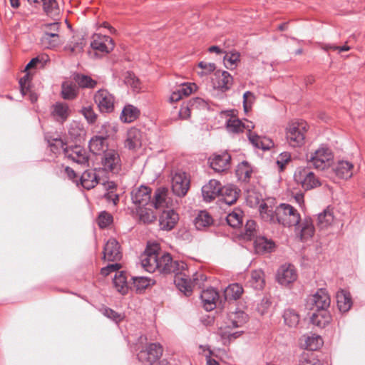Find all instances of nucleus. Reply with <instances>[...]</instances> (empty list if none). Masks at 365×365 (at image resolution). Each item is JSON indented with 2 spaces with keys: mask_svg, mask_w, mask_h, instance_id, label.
Here are the masks:
<instances>
[{
  "mask_svg": "<svg viewBox=\"0 0 365 365\" xmlns=\"http://www.w3.org/2000/svg\"><path fill=\"white\" fill-rule=\"evenodd\" d=\"M81 185L87 190L93 188L98 182V176L95 170H86L80 178Z\"/></svg>",
  "mask_w": 365,
  "mask_h": 365,
  "instance_id": "obj_32",
  "label": "nucleus"
},
{
  "mask_svg": "<svg viewBox=\"0 0 365 365\" xmlns=\"http://www.w3.org/2000/svg\"><path fill=\"white\" fill-rule=\"evenodd\" d=\"M333 158L331 149L322 145L315 151L312 152L309 156H307V160L314 168L323 170L330 166Z\"/></svg>",
  "mask_w": 365,
  "mask_h": 365,
  "instance_id": "obj_4",
  "label": "nucleus"
},
{
  "mask_svg": "<svg viewBox=\"0 0 365 365\" xmlns=\"http://www.w3.org/2000/svg\"><path fill=\"white\" fill-rule=\"evenodd\" d=\"M117 131L118 128L113 123H106L103 125H102L99 133L102 135L101 136L106 139L107 138H109L115 135L117 133Z\"/></svg>",
  "mask_w": 365,
  "mask_h": 365,
  "instance_id": "obj_55",
  "label": "nucleus"
},
{
  "mask_svg": "<svg viewBox=\"0 0 365 365\" xmlns=\"http://www.w3.org/2000/svg\"><path fill=\"white\" fill-rule=\"evenodd\" d=\"M133 204L140 206H146L150 203L151 189L145 185L134 187L130 193Z\"/></svg>",
  "mask_w": 365,
  "mask_h": 365,
  "instance_id": "obj_15",
  "label": "nucleus"
},
{
  "mask_svg": "<svg viewBox=\"0 0 365 365\" xmlns=\"http://www.w3.org/2000/svg\"><path fill=\"white\" fill-rule=\"evenodd\" d=\"M291 160V155L288 152L282 153L277 160V164L279 165V168L282 170L284 166L289 162Z\"/></svg>",
  "mask_w": 365,
  "mask_h": 365,
  "instance_id": "obj_64",
  "label": "nucleus"
},
{
  "mask_svg": "<svg viewBox=\"0 0 365 365\" xmlns=\"http://www.w3.org/2000/svg\"><path fill=\"white\" fill-rule=\"evenodd\" d=\"M51 150L54 153H58L61 150H63L66 154V150L68 148H64L65 145L61 139H53L51 143H49Z\"/></svg>",
  "mask_w": 365,
  "mask_h": 365,
  "instance_id": "obj_61",
  "label": "nucleus"
},
{
  "mask_svg": "<svg viewBox=\"0 0 365 365\" xmlns=\"http://www.w3.org/2000/svg\"><path fill=\"white\" fill-rule=\"evenodd\" d=\"M232 328H227V327H221L219 329L218 333L221 338L224 340H228L230 342L232 340L238 338L243 333L242 331H237L232 332L231 331Z\"/></svg>",
  "mask_w": 365,
  "mask_h": 365,
  "instance_id": "obj_48",
  "label": "nucleus"
},
{
  "mask_svg": "<svg viewBox=\"0 0 365 365\" xmlns=\"http://www.w3.org/2000/svg\"><path fill=\"white\" fill-rule=\"evenodd\" d=\"M307 131L306 122L292 121L285 128V140L289 147L301 148L305 144V136Z\"/></svg>",
  "mask_w": 365,
  "mask_h": 365,
  "instance_id": "obj_3",
  "label": "nucleus"
},
{
  "mask_svg": "<svg viewBox=\"0 0 365 365\" xmlns=\"http://www.w3.org/2000/svg\"><path fill=\"white\" fill-rule=\"evenodd\" d=\"M255 96L250 91H247L243 95V108L245 113L250 110Z\"/></svg>",
  "mask_w": 365,
  "mask_h": 365,
  "instance_id": "obj_60",
  "label": "nucleus"
},
{
  "mask_svg": "<svg viewBox=\"0 0 365 365\" xmlns=\"http://www.w3.org/2000/svg\"><path fill=\"white\" fill-rule=\"evenodd\" d=\"M124 82L127 86H130L135 91L140 89L139 80L136 78L134 73L127 72L124 78Z\"/></svg>",
  "mask_w": 365,
  "mask_h": 365,
  "instance_id": "obj_57",
  "label": "nucleus"
},
{
  "mask_svg": "<svg viewBox=\"0 0 365 365\" xmlns=\"http://www.w3.org/2000/svg\"><path fill=\"white\" fill-rule=\"evenodd\" d=\"M133 287L136 292H141L146 289L151 284V279L145 277H134L132 278Z\"/></svg>",
  "mask_w": 365,
  "mask_h": 365,
  "instance_id": "obj_52",
  "label": "nucleus"
},
{
  "mask_svg": "<svg viewBox=\"0 0 365 365\" xmlns=\"http://www.w3.org/2000/svg\"><path fill=\"white\" fill-rule=\"evenodd\" d=\"M212 218L207 211H200L195 219V226L197 230H202L211 225Z\"/></svg>",
  "mask_w": 365,
  "mask_h": 365,
  "instance_id": "obj_41",
  "label": "nucleus"
},
{
  "mask_svg": "<svg viewBox=\"0 0 365 365\" xmlns=\"http://www.w3.org/2000/svg\"><path fill=\"white\" fill-rule=\"evenodd\" d=\"M283 317L285 324L290 327H295L299 322V317L294 309H286Z\"/></svg>",
  "mask_w": 365,
  "mask_h": 365,
  "instance_id": "obj_47",
  "label": "nucleus"
},
{
  "mask_svg": "<svg viewBox=\"0 0 365 365\" xmlns=\"http://www.w3.org/2000/svg\"><path fill=\"white\" fill-rule=\"evenodd\" d=\"M102 165L106 171L113 173H118L121 168V161L118 153L113 149L107 150L102 158Z\"/></svg>",
  "mask_w": 365,
  "mask_h": 365,
  "instance_id": "obj_11",
  "label": "nucleus"
},
{
  "mask_svg": "<svg viewBox=\"0 0 365 365\" xmlns=\"http://www.w3.org/2000/svg\"><path fill=\"white\" fill-rule=\"evenodd\" d=\"M214 88L226 91L231 88L232 77L225 71H216L212 78Z\"/></svg>",
  "mask_w": 365,
  "mask_h": 365,
  "instance_id": "obj_16",
  "label": "nucleus"
},
{
  "mask_svg": "<svg viewBox=\"0 0 365 365\" xmlns=\"http://www.w3.org/2000/svg\"><path fill=\"white\" fill-rule=\"evenodd\" d=\"M71 110L67 103L58 102L53 106L52 115L60 122L65 121L70 115Z\"/></svg>",
  "mask_w": 365,
  "mask_h": 365,
  "instance_id": "obj_30",
  "label": "nucleus"
},
{
  "mask_svg": "<svg viewBox=\"0 0 365 365\" xmlns=\"http://www.w3.org/2000/svg\"><path fill=\"white\" fill-rule=\"evenodd\" d=\"M150 203L146 206H140L136 208V214L140 222L143 224H150L157 219V215L153 210V207H150Z\"/></svg>",
  "mask_w": 365,
  "mask_h": 365,
  "instance_id": "obj_23",
  "label": "nucleus"
},
{
  "mask_svg": "<svg viewBox=\"0 0 365 365\" xmlns=\"http://www.w3.org/2000/svg\"><path fill=\"white\" fill-rule=\"evenodd\" d=\"M163 347L159 343H152L138 354L139 361L147 365H152L156 362L163 354Z\"/></svg>",
  "mask_w": 365,
  "mask_h": 365,
  "instance_id": "obj_6",
  "label": "nucleus"
},
{
  "mask_svg": "<svg viewBox=\"0 0 365 365\" xmlns=\"http://www.w3.org/2000/svg\"><path fill=\"white\" fill-rule=\"evenodd\" d=\"M179 220L178 214L173 208L163 210L159 217L160 229L171 230Z\"/></svg>",
  "mask_w": 365,
  "mask_h": 365,
  "instance_id": "obj_17",
  "label": "nucleus"
},
{
  "mask_svg": "<svg viewBox=\"0 0 365 365\" xmlns=\"http://www.w3.org/2000/svg\"><path fill=\"white\" fill-rule=\"evenodd\" d=\"M240 195V190L233 185H227L222 187L220 195L222 196V200L227 205L234 204Z\"/></svg>",
  "mask_w": 365,
  "mask_h": 365,
  "instance_id": "obj_26",
  "label": "nucleus"
},
{
  "mask_svg": "<svg viewBox=\"0 0 365 365\" xmlns=\"http://www.w3.org/2000/svg\"><path fill=\"white\" fill-rule=\"evenodd\" d=\"M336 175L342 179H349L354 175V167L352 163L347 160H340L335 168Z\"/></svg>",
  "mask_w": 365,
  "mask_h": 365,
  "instance_id": "obj_27",
  "label": "nucleus"
},
{
  "mask_svg": "<svg viewBox=\"0 0 365 365\" xmlns=\"http://www.w3.org/2000/svg\"><path fill=\"white\" fill-rule=\"evenodd\" d=\"M143 267L148 272L175 273L174 282L179 290L189 296L195 286L200 287L206 277L196 272L191 280L185 272L186 264L183 262L173 261L169 253L160 250L158 244L148 245L140 256Z\"/></svg>",
  "mask_w": 365,
  "mask_h": 365,
  "instance_id": "obj_1",
  "label": "nucleus"
},
{
  "mask_svg": "<svg viewBox=\"0 0 365 365\" xmlns=\"http://www.w3.org/2000/svg\"><path fill=\"white\" fill-rule=\"evenodd\" d=\"M274 247V243L264 237H258L255 240V248L257 253L270 252Z\"/></svg>",
  "mask_w": 365,
  "mask_h": 365,
  "instance_id": "obj_36",
  "label": "nucleus"
},
{
  "mask_svg": "<svg viewBox=\"0 0 365 365\" xmlns=\"http://www.w3.org/2000/svg\"><path fill=\"white\" fill-rule=\"evenodd\" d=\"M150 207L155 210H165L173 207V202L168 195V190L165 187L158 188L154 194L153 200L150 201Z\"/></svg>",
  "mask_w": 365,
  "mask_h": 365,
  "instance_id": "obj_13",
  "label": "nucleus"
},
{
  "mask_svg": "<svg viewBox=\"0 0 365 365\" xmlns=\"http://www.w3.org/2000/svg\"><path fill=\"white\" fill-rule=\"evenodd\" d=\"M248 284L255 289H262L264 286V272L260 269L253 271Z\"/></svg>",
  "mask_w": 365,
  "mask_h": 365,
  "instance_id": "obj_43",
  "label": "nucleus"
},
{
  "mask_svg": "<svg viewBox=\"0 0 365 365\" xmlns=\"http://www.w3.org/2000/svg\"><path fill=\"white\" fill-rule=\"evenodd\" d=\"M139 113L140 111L136 107L132 105H127L123 109L120 118L124 123H131L137 119Z\"/></svg>",
  "mask_w": 365,
  "mask_h": 365,
  "instance_id": "obj_40",
  "label": "nucleus"
},
{
  "mask_svg": "<svg viewBox=\"0 0 365 365\" xmlns=\"http://www.w3.org/2000/svg\"><path fill=\"white\" fill-rule=\"evenodd\" d=\"M91 46L93 50L108 53L113 50L114 43L113 39L108 36L95 34L92 36Z\"/></svg>",
  "mask_w": 365,
  "mask_h": 365,
  "instance_id": "obj_14",
  "label": "nucleus"
},
{
  "mask_svg": "<svg viewBox=\"0 0 365 365\" xmlns=\"http://www.w3.org/2000/svg\"><path fill=\"white\" fill-rule=\"evenodd\" d=\"M255 128L252 122L246 120L243 123V130L245 129L248 131L247 136L252 144L262 150H269L274 146V143L269 138H261L259 135L252 132Z\"/></svg>",
  "mask_w": 365,
  "mask_h": 365,
  "instance_id": "obj_10",
  "label": "nucleus"
},
{
  "mask_svg": "<svg viewBox=\"0 0 365 365\" xmlns=\"http://www.w3.org/2000/svg\"><path fill=\"white\" fill-rule=\"evenodd\" d=\"M236 173L240 180L246 181L250 178L252 170L247 163L243 162L239 165Z\"/></svg>",
  "mask_w": 365,
  "mask_h": 365,
  "instance_id": "obj_54",
  "label": "nucleus"
},
{
  "mask_svg": "<svg viewBox=\"0 0 365 365\" xmlns=\"http://www.w3.org/2000/svg\"><path fill=\"white\" fill-rule=\"evenodd\" d=\"M94 101L102 113H110L114 109L115 97L106 89L98 90L94 96Z\"/></svg>",
  "mask_w": 365,
  "mask_h": 365,
  "instance_id": "obj_7",
  "label": "nucleus"
},
{
  "mask_svg": "<svg viewBox=\"0 0 365 365\" xmlns=\"http://www.w3.org/2000/svg\"><path fill=\"white\" fill-rule=\"evenodd\" d=\"M61 96L63 99L72 100L77 96V91L73 85L63 83L62 84Z\"/></svg>",
  "mask_w": 365,
  "mask_h": 365,
  "instance_id": "obj_51",
  "label": "nucleus"
},
{
  "mask_svg": "<svg viewBox=\"0 0 365 365\" xmlns=\"http://www.w3.org/2000/svg\"><path fill=\"white\" fill-rule=\"evenodd\" d=\"M336 297L337 306L340 312H346L350 309L352 301L349 292L341 289L337 292Z\"/></svg>",
  "mask_w": 365,
  "mask_h": 365,
  "instance_id": "obj_31",
  "label": "nucleus"
},
{
  "mask_svg": "<svg viewBox=\"0 0 365 365\" xmlns=\"http://www.w3.org/2000/svg\"><path fill=\"white\" fill-rule=\"evenodd\" d=\"M113 284L116 290L121 294L128 293L130 286L127 282V277L123 272L115 274L113 279Z\"/></svg>",
  "mask_w": 365,
  "mask_h": 365,
  "instance_id": "obj_38",
  "label": "nucleus"
},
{
  "mask_svg": "<svg viewBox=\"0 0 365 365\" xmlns=\"http://www.w3.org/2000/svg\"><path fill=\"white\" fill-rule=\"evenodd\" d=\"M312 324L319 328H324L331 321V316L327 310H314L310 317Z\"/></svg>",
  "mask_w": 365,
  "mask_h": 365,
  "instance_id": "obj_29",
  "label": "nucleus"
},
{
  "mask_svg": "<svg viewBox=\"0 0 365 365\" xmlns=\"http://www.w3.org/2000/svg\"><path fill=\"white\" fill-rule=\"evenodd\" d=\"M106 139L103 136H94L89 142V149L93 154L98 155L105 153L108 149Z\"/></svg>",
  "mask_w": 365,
  "mask_h": 365,
  "instance_id": "obj_33",
  "label": "nucleus"
},
{
  "mask_svg": "<svg viewBox=\"0 0 365 365\" xmlns=\"http://www.w3.org/2000/svg\"><path fill=\"white\" fill-rule=\"evenodd\" d=\"M226 125L229 132L238 133L243 131V123L235 117L230 118Z\"/></svg>",
  "mask_w": 365,
  "mask_h": 365,
  "instance_id": "obj_50",
  "label": "nucleus"
},
{
  "mask_svg": "<svg viewBox=\"0 0 365 365\" xmlns=\"http://www.w3.org/2000/svg\"><path fill=\"white\" fill-rule=\"evenodd\" d=\"M299 365H325L319 360L315 359L312 354L304 352L300 355Z\"/></svg>",
  "mask_w": 365,
  "mask_h": 365,
  "instance_id": "obj_53",
  "label": "nucleus"
},
{
  "mask_svg": "<svg viewBox=\"0 0 365 365\" xmlns=\"http://www.w3.org/2000/svg\"><path fill=\"white\" fill-rule=\"evenodd\" d=\"M298 277L297 269L291 264L281 265L276 274V279L279 284L282 286H289L294 282Z\"/></svg>",
  "mask_w": 365,
  "mask_h": 365,
  "instance_id": "obj_8",
  "label": "nucleus"
},
{
  "mask_svg": "<svg viewBox=\"0 0 365 365\" xmlns=\"http://www.w3.org/2000/svg\"><path fill=\"white\" fill-rule=\"evenodd\" d=\"M124 145L126 148L132 150L140 148L142 145L141 132L135 128L128 130Z\"/></svg>",
  "mask_w": 365,
  "mask_h": 365,
  "instance_id": "obj_21",
  "label": "nucleus"
},
{
  "mask_svg": "<svg viewBox=\"0 0 365 365\" xmlns=\"http://www.w3.org/2000/svg\"><path fill=\"white\" fill-rule=\"evenodd\" d=\"M43 9L47 16L56 17L60 14V8L56 0H41Z\"/></svg>",
  "mask_w": 365,
  "mask_h": 365,
  "instance_id": "obj_44",
  "label": "nucleus"
},
{
  "mask_svg": "<svg viewBox=\"0 0 365 365\" xmlns=\"http://www.w3.org/2000/svg\"><path fill=\"white\" fill-rule=\"evenodd\" d=\"M304 344L303 346L306 349L314 351L320 348L323 344V340L319 335L311 334L310 335H304L302 337Z\"/></svg>",
  "mask_w": 365,
  "mask_h": 365,
  "instance_id": "obj_35",
  "label": "nucleus"
},
{
  "mask_svg": "<svg viewBox=\"0 0 365 365\" xmlns=\"http://www.w3.org/2000/svg\"><path fill=\"white\" fill-rule=\"evenodd\" d=\"M200 297L204 308L207 311H211L216 307V303L219 299V294L214 288H208L202 292Z\"/></svg>",
  "mask_w": 365,
  "mask_h": 365,
  "instance_id": "obj_22",
  "label": "nucleus"
},
{
  "mask_svg": "<svg viewBox=\"0 0 365 365\" xmlns=\"http://www.w3.org/2000/svg\"><path fill=\"white\" fill-rule=\"evenodd\" d=\"M259 212L264 220L272 223L278 222L287 227L295 226L299 223L301 220L297 210L286 203L280 204L274 211L269 210L265 203H262L259 205Z\"/></svg>",
  "mask_w": 365,
  "mask_h": 365,
  "instance_id": "obj_2",
  "label": "nucleus"
},
{
  "mask_svg": "<svg viewBox=\"0 0 365 365\" xmlns=\"http://www.w3.org/2000/svg\"><path fill=\"white\" fill-rule=\"evenodd\" d=\"M239 60L240 54L238 52H227L224 56V64L227 68L232 69L236 66Z\"/></svg>",
  "mask_w": 365,
  "mask_h": 365,
  "instance_id": "obj_49",
  "label": "nucleus"
},
{
  "mask_svg": "<svg viewBox=\"0 0 365 365\" xmlns=\"http://www.w3.org/2000/svg\"><path fill=\"white\" fill-rule=\"evenodd\" d=\"M41 44L44 48L53 49L61 45L62 41L58 34L45 31L41 38Z\"/></svg>",
  "mask_w": 365,
  "mask_h": 365,
  "instance_id": "obj_28",
  "label": "nucleus"
},
{
  "mask_svg": "<svg viewBox=\"0 0 365 365\" xmlns=\"http://www.w3.org/2000/svg\"><path fill=\"white\" fill-rule=\"evenodd\" d=\"M76 82L81 88H94L97 81L92 79L90 76L83 74H76L74 77Z\"/></svg>",
  "mask_w": 365,
  "mask_h": 365,
  "instance_id": "obj_46",
  "label": "nucleus"
},
{
  "mask_svg": "<svg viewBox=\"0 0 365 365\" xmlns=\"http://www.w3.org/2000/svg\"><path fill=\"white\" fill-rule=\"evenodd\" d=\"M187 103L192 110L205 108L207 107V103L200 98L190 99Z\"/></svg>",
  "mask_w": 365,
  "mask_h": 365,
  "instance_id": "obj_63",
  "label": "nucleus"
},
{
  "mask_svg": "<svg viewBox=\"0 0 365 365\" xmlns=\"http://www.w3.org/2000/svg\"><path fill=\"white\" fill-rule=\"evenodd\" d=\"M294 178L297 183L301 185L306 190L315 188L321 185L318 178L307 168H297Z\"/></svg>",
  "mask_w": 365,
  "mask_h": 365,
  "instance_id": "obj_5",
  "label": "nucleus"
},
{
  "mask_svg": "<svg viewBox=\"0 0 365 365\" xmlns=\"http://www.w3.org/2000/svg\"><path fill=\"white\" fill-rule=\"evenodd\" d=\"M243 291L241 284L238 283L231 284L224 290L225 299L227 301L237 300L240 298Z\"/></svg>",
  "mask_w": 365,
  "mask_h": 365,
  "instance_id": "obj_37",
  "label": "nucleus"
},
{
  "mask_svg": "<svg viewBox=\"0 0 365 365\" xmlns=\"http://www.w3.org/2000/svg\"><path fill=\"white\" fill-rule=\"evenodd\" d=\"M113 221L111 215L106 212H102L98 218V224L100 227L104 228L108 227Z\"/></svg>",
  "mask_w": 365,
  "mask_h": 365,
  "instance_id": "obj_58",
  "label": "nucleus"
},
{
  "mask_svg": "<svg viewBox=\"0 0 365 365\" xmlns=\"http://www.w3.org/2000/svg\"><path fill=\"white\" fill-rule=\"evenodd\" d=\"M256 234V223L254 220H250L247 221L244 232L243 237L246 240H251Z\"/></svg>",
  "mask_w": 365,
  "mask_h": 365,
  "instance_id": "obj_56",
  "label": "nucleus"
},
{
  "mask_svg": "<svg viewBox=\"0 0 365 365\" xmlns=\"http://www.w3.org/2000/svg\"><path fill=\"white\" fill-rule=\"evenodd\" d=\"M247 320V315L242 311H237L231 312L228 314L225 326L227 328H237L241 327L246 323Z\"/></svg>",
  "mask_w": 365,
  "mask_h": 365,
  "instance_id": "obj_25",
  "label": "nucleus"
},
{
  "mask_svg": "<svg viewBox=\"0 0 365 365\" xmlns=\"http://www.w3.org/2000/svg\"><path fill=\"white\" fill-rule=\"evenodd\" d=\"M81 113L89 123H93L97 118V115L91 106L83 107L81 110Z\"/></svg>",
  "mask_w": 365,
  "mask_h": 365,
  "instance_id": "obj_59",
  "label": "nucleus"
},
{
  "mask_svg": "<svg viewBox=\"0 0 365 365\" xmlns=\"http://www.w3.org/2000/svg\"><path fill=\"white\" fill-rule=\"evenodd\" d=\"M230 155L227 152L215 154L210 159V167L217 172H222L230 168Z\"/></svg>",
  "mask_w": 365,
  "mask_h": 365,
  "instance_id": "obj_20",
  "label": "nucleus"
},
{
  "mask_svg": "<svg viewBox=\"0 0 365 365\" xmlns=\"http://www.w3.org/2000/svg\"><path fill=\"white\" fill-rule=\"evenodd\" d=\"M171 183L173 192L179 197L185 195L190 187V180L186 173L181 171L175 173Z\"/></svg>",
  "mask_w": 365,
  "mask_h": 365,
  "instance_id": "obj_12",
  "label": "nucleus"
},
{
  "mask_svg": "<svg viewBox=\"0 0 365 365\" xmlns=\"http://www.w3.org/2000/svg\"><path fill=\"white\" fill-rule=\"evenodd\" d=\"M194 87H195L194 84L192 85L190 83H182V85L178 86L176 89L179 92L180 96H182V97H183V96H187L190 94H191L193 91Z\"/></svg>",
  "mask_w": 365,
  "mask_h": 365,
  "instance_id": "obj_62",
  "label": "nucleus"
},
{
  "mask_svg": "<svg viewBox=\"0 0 365 365\" xmlns=\"http://www.w3.org/2000/svg\"><path fill=\"white\" fill-rule=\"evenodd\" d=\"M299 231L297 234L302 241H307L311 239L314 233V227L313 222L309 219H305L299 227Z\"/></svg>",
  "mask_w": 365,
  "mask_h": 365,
  "instance_id": "obj_34",
  "label": "nucleus"
},
{
  "mask_svg": "<svg viewBox=\"0 0 365 365\" xmlns=\"http://www.w3.org/2000/svg\"><path fill=\"white\" fill-rule=\"evenodd\" d=\"M86 45L83 38L73 37V40L69 41L64 47L66 51H69L73 54H77L83 51Z\"/></svg>",
  "mask_w": 365,
  "mask_h": 365,
  "instance_id": "obj_42",
  "label": "nucleus"
},
{
  "mask_svg": "<svg viewBox=\"0 0 365 365\" xmlns=\"http://www.w3.org/2000/svg\"><path fill=\"white\" fill-rule=\"evenodd\" d=\"M243 212L240 209H235L226 217L227 224L234 227H239L242 224Z\"/></svg>",
  "mask_w": 365,
  "mask_h": 365,
  "instance_id": "obj_45",
  "label": "nucleus"
},
{
  "mask_svg": "<svg viewBox=\"0 0 365 365\" xmlns=\"http://www.w3.org/2000/svg\"><path fill=\"white\" fill-rule=\"evenodd\" d=\"M330 297L325 289H319L308 299L311 309L327 310L330 305Z\"/></svg>",
  "mask_w": 365,
  "mask_h": 365,
  "instance_id": "obj_9",
  "label": "nucleus"
},
{
  "mask_svg": "<svg viewBox=\"0 0 365 365\" xmlns=\"http://www.w3.org/2000/svg\"><path fill=\"white\" fill-rule=\"evenodd\" d=\"M66 156L78 164H86L88 160L86 150L81 146H75L66 150Z\"/></svg>",
  "mask_w": 365,
  "mask_h": 365,
  "instance_id": "obj_24",
  "label": "nucleus"
},
{
  "mask_svg": "<svg viewBox=\"0 0 365 365\" xmlns=\"http://www.w3.org/2000/svg\"><path fill=\"white\" fill-rule=\"evenodd\" d=\"M122 254L118 241L111 238L106 242L103 249V259L108 261H118L121 259Z\"/></svg>",
  "mask_w": 365,
  "mask_h": 365,
  "instance_id": "obj_18",
  "label": "nucleus"
},
{
  "mask_svg": "<svg viewBox=\"0 0 365 365\" xmlns=\"http://www.w3.org/2000/svg\"><path fill=\"white\" fill-rule=\"evenodd\" d=\"M334 222L332 211L327 207L317 215V223L320 229H326Z\"/></svg>",
  "mask_w": 365,
  "mask_h": 365,
  "instance_id": "obj_39",
  "label": "nucleus"
},
{
  "mask_svg": "<svg viewBox=\"0 0 365 365\" xmlns=\"http://www.w3.org/2000/svg\"><path fill=\"white\" fill-rule=\"evenodd\" d=\"M222 189L221 183L216 180H210L202 187V194L205 201L210 202L220 195Z\"/></svg>",
  "mask_w": 365,
  "mask_h": 365,
  "instance_id": "obj_19",
  "label": "nucleus"
}]
</instances>
